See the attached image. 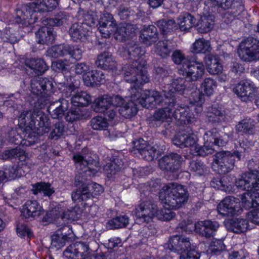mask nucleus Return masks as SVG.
Segmentation results:
<instances>
[{
    "label": "nucleus",
    "mask_w": 259,
    "mask_h": 259,
    "mask_svg": "<svg viewBox=\"0 0 259 259\" xmlns=\"http://www.w3.org/2000/svg\"><path fill=\"white\" fill-rule=\"evenodd\" d=\"M224 224L228 231L236 233L245 232L248 226L247 221L241 218H233L226 220Z\"/></svg>",
    "instance_id": "obj_28"
},
{
    "label": "nucleus",
    "mask_w": 259,
    "mask_h": 259,
    "mask_svg": "<svg viewBox=\"0 0 259 259\" xmlns=\"http://www.w3.org/2000/svg\"><path fill=\"white\" fill-rule=\"evenodd\" d=\"M235 185L242 190L250 192L259 189V172H245L236 180Z\"/></svg>",
    "instance_id": "obj_9"
},
{
    "label": "nucleus",
    "mask_w": 259,
    "mask_h": 259,
    "mask_svg": "<svg viewBox=\"0 0 259 259\" xmlns=\"http://www.w3.org/2000/svg\"><path fill=\"white\" fill-rule=\"evenodd\" d=\"M44 209L36 201L28 200L23 207L21 215L25 219H35L44 214Z\"/></svg>",
    "instance_id": "obj_19"
},
{
    "label": "nucleus",
    "mask_w": 259,
    "mask_h": 259,
    "mask_svg": "<svg viewBox=\"0 0 259 259\" xmlns=\"http://www.w3.org/2000/svg\"><path fill=\"white\" fill-rule=\"evenodd\" d=\"M254 121L250 118H245L242 119L235 126L236 131L237 132L250 135L254 133Z\"/></svg>",
    "instance_id": "obj_40"
},
{
    "label": "nucleus",
    "mask_w": 259,
    "mask_h": 259,
    "mask_svg": "<svg viewBox=\"0 0 259 259\" xmlns=\"http://www.w3.org/2000/svg\"><path fill=\"white\" fill-rule=\"evenodd\" d=\"M235 161L232 152L229 151H222L217 152L214 155L211 166L218 173L226 174L234 168Z\"/></svg>",
    "instance_id": "obj_6"
},
{
    "label": "nucleus",
    "mask_w": 259,
    "mask_h": 259,
    "mask_svg": "<svg viewBox=\"0 0 259 259\" xmlns=\"http://www.w3.org/2000/svg\"><path fill=\"white\" fill-rule=\"evenodd\" d=\"M72 159L77 166H83L86 168L84 171L89 170L93 173L97 172L98 163L83 151L81 152L74 154Z\"/></svg>",
    "instance_id": "obj_16"
},
{
    "label": "nucleus",
    "mask_w": 259,
    "mask_h": 259,
    "mask_svg": "<svg viewBox=\"0 0 259 259\" xmlns=\"http://www.w3.org/2000/svg\"><path fill=\"white\" fill-rule=\"evenodd\" d=\"M184 147H190L191 153L197 149V138L194 134H186Z\"/></svg>",
    "instance_id": "obj_64"
},
{
    "label": "nucleus",
    "mask_w": 259,
    "mask_h": 259,
    "mask_svg": "<svg viewBox=\"0 0 259 259\" xmlns=\"http://www.w3.org/2000/svg\"><path fill=\"white\" fill-rule=\"evenodd\" d=\"M159 195L162 202L170 208L157 210L156 217L164 221H169L175 217V212L170 209L180 208L189 198V193L185 187L176 183H169L164 186Z\"/></svg>",
    "instance_id": "obj_1"
},
{
    "label": "nucleus",
    "mask_w": 259,
    "mask_h": 259,
    "mask_svg": "<svg viewBox=\"0 0 259 259\" xmlns=\"http://www.w3.org/2000/svg\"><path fill=\"white\" fill-rule=\"evenodd\" d=\"M196 19L190 14H186L182 17L179 22V28L181 31H187L195 25Z\"/></svg>",
    "instance_id": "obj_52"
},
{
    "label": "nucleus",
    "mask_w": 259,
    "mask_h": 259,
    "mask_svg": "<svg viewBox=\"0 0 259 259\" xmlns=\"http://www.w3.org/2000/svg\"><path fill=\"white\" fill-rule=\"evenodd\" d=\"M190 102L192 104H196L197 105H201L204 101V95L197 90L194 84L192 85V91L189 90V94Z\"/></svg>",
    "instance_id": "obj_51"
},
{
    "label": "nucleus",
    "mask_w": 259,
    "mask_h": 259,
    "mask_svg": "<svg viewBox=\"0 0 259 259\" xmlns=\"http://www.w3.org/2000/svg\"><path fill=\"white\" fill-rule=\"evenodd\" d=\"M219 227L218 222L210 220L198 222L194 225L196 232L206 238L213 237Z\"/></svg>",
    "instance_id": "obj_15"
},
{
    "label": "nucleus",
    "mask_w": 259,
    "mask_h": 259,
    "mask_svg": "<svg viewBox=\"0 0 259 259\" xmlns=\"http://www.w3.org/2000/svg\"><path fill=\"white\" fill-rule=\"evenodd\" d=\"M51 247L56 248L57 249H59L61 247L64 246L66 242L67 241L63 237L59 234L58 232L55 233L52 237Z\"/></svg>",
    "instance_id": "obj_63"
},
{
    "label": "nucleus",
    "mask_w": 259,
    "mask_h": 259,
    "mask_svg": "<svg viewBox=\"0 0 259 259\" xmlns=\"http://www.w3.org/2000/svg\"><path fill=\"white\" fill-rule=\"evenodd\" d=\"M36 12H44L38 8L36 2L23 5L17 11L16 22L25 26L32 24L37 20Z\"/></svg>",
    "instance_id": "obj_7"
},
{
    "label": "nucleus",
    "mask_w": 259,
    "mask_h": 259,
    "mask_svg": "<svg viewBox=\"0 0 259 259\" xmlns=\"http://www.w3.org/2000/svg\"><path fill=\"white\" fill-rule=\"evenodd\" d=\"M172 117L179 122L180 124H188L191 123L193 120V116L188 107H182L176 105L172 108Z\"/></svg>",
    "instance_id": "obj_21"
},
{
    "label": "nucleus",
    "mask_w": 259,
    "mask_h": 259,
    "mask_svg": "<svg viewBox=\"0 0 259 259\" xmlns=\"http://www.w3.org/2000/svg\"><path fill=\"white\" fill-rule=\"evenodd\" d=\"M128 218L126 215H120L109 220L106 224L108 229H116L125 227L128 224Z\"/></svg>",
    "instance_id": "obj_46"
},
{
    "label": "nucleus",
    "mask_w": 259,
    "mask_h": 259,
    "mask_svg": "<svg viewBox=\"0 0 259 259\" xmlns=\"http://www.w3.org/2000/svg\"><path fill=\"white\" fill-rule=\"evenodd\" d=\"M111 106L110 96L104 95L95 100L93 108L97 112L104 113Z\"/></svg>",
    "instance_id": "obj_41"
},
{
    "label": "nucleus",
    "mask_w": 259,
    "mask_h": 259,
    "mask_svg": "<svg viewBox=\"0 0 259 259\" xmlns=\"http://www.w3.org/2000/svg\"><path fill=\"white\" fill-rule=\"evenodd\" d=\"M196 147L197 149L194 150L192 154L195 156H205L212 154L214 151L212 146L206 142H204V146H200L198 144Z\"/></svg>",
    "instance_id": "obj_60"
},
{
    "label": "nucleus",
    "mask_w": 259,
    "mask_h": 259,
    "mask_svg": "<svg viewBox=\"0 0 259 259\" xmlns=\"http://www.w3.org/2000/svg\"><path fill=\"white\" fill-rule=\"evenodd\" d=\"M206 115L209 121L212 123L224 121L226 119L224 110L214 105L208 108Z\"/></svg>",
    "instance_id": "obj_34"
},
{
    "label": "nucleus",
    "mask_w": 259,
    "mask_h": 259,
    "mask_svg": "<svg viewBox=\"0 0 259 259\" xmlns=\"http://www.w3.org/2000/svg\"><path fill=\"white\" fill-rule=\"evenodd\" d=\"M29 90L42 101L40 107L50 102L51 97L55 92V87L52 80L43 77H35L30 82Z\"/></svg>",
    "instance_id": "obj_3"
},
{
    "label": "nucleus",
    "mask_w": 259,
    "mask_h": 259,
    "mask_svg": "<svg viewBox=\"0 0 259 259\" xmlns=\"http://www.w3.org/2000/svg\"><path fill=\"white\" fill-rule=\"evenodd\" d=\"M89 254V246L81 242L70 245L63 252L64 256L68 259H82Z\"/></svg>",
    "instance_id": "obj_13"
},
{
    "label": "nucleus",
    "mask_w": 259,
    "mask_h": 259,
    "mask_svg": "<svg viewBox=\"0 0 259 259\" xmlns=\"http://www.w3.org/2000/svg\"><path fill=\"white\" fill-rule=\"evenodd\" d=\"M31 191L35 195L39 193H42L44 196H50L54 192V188L51 187V184L45 182L37 183L33 185Z\"/></svg>",
    "instance_id": "obj_44"
},
{
    "label": "nucleus",
    "mask_w": 259,
    "mask_h": 259,
    "mask_svg": "<svg viewBox=\"0 0 259 259\" xmlns=\"http://www.w3.org/2000/svg\"><path fill=\"white\" fill-rule=\"evenodd\" d=\"M82 213V209L79 206H75L71 209H67L62 212L61 217L63 220L73 221L79 219Z\"/></svg>",
    "instance_id": "obj_50"
},
{
    "label": "nucleus",
    "mask_w": 259,
    "mask_h": 259,
    "mask_svg": "<svg viewBox=\"0 0 259 259\" xmlns=\"http://www.w3.org/2000/svg\"><path fill=\"white\" fill-rule=\"evenodd\" d=\"M182 157L177 153L165 155L158 161L159 168L162 170L175 172L181 167Z\"/></svg>",
    "instance_id": "obj_12"
},
{
    "label": "nucleus",
    "mask_w": 259,
    "mask_h": 259,
    "mask_svg": "<svg viewBox=\"0 0 259 259\" xmlns=\"http://www.w3.org/2000/svg\"><path fill=\"white\" fill-rule=\"evenodd\" d=\"M38 8L43 11H52L58 5V0H35Z\"/></svg>",
    "instance_id": "obj_55"
},
{
    "label": "nucleus",
    "mask_w": 259,
    "mask_h": 259,
    "mask_svg": "<svg viewBox=\"0 0 259 259\" xmlns=\"http://www.w3.org/2000/svg\"><path fill=\"white\" fill-rule=\"evenodd\" d=\"M124 53H126L131 59H133L134 61L141 62L142 64L145 62L142 60H139V58L145 53V50L139 45L133 42L128 43L125 47Z\"/></svg>",
    "instance_id": "obj_35"
},
{
    "label": "nucleus",
    "mask_w": 259,
    "mask_h": 259,
    "mask_svg": "<svg viewBox=\"0 0 259 259\" xmlns=\"http://www.w3.org/2000/svg\"><path fill=\"white\" fill-rule=\"evenodd\" d=\"M210 50L209 42L203 38L197 39L192 47V52L194 53H205Z\"/></svg>",
    "instance_id": "obj_47"
},
{
    "label": "nucleus",
    "mask_w": 259,
    "mask_h": 259,
    "mask_svg": "<svg viewBox=\"0 0 259 259\" xmlns=\"http://www.w3.org/2000/svg\"><path fill=\"white\" fill-rule=\"evenodd\" d=\"M2 157L5 159L19 157L20 160H25L26 153L20 148L16 147L11 150H6L3 153Z\"/></svg>",
    "instance_id": "obj_53"
},
{
    "label": "nucleus",
    "mask_w": 259,
    "mask_h": 259,
    "mask_svg": "<svg viewBox=\"0 0 259 259\" xmlns=\"http://www.w3.org/2000/svg\"><path fill=\"white\" fill-rule=\"evenodd\" d=\"M69 107V102L65 99H60L51 103L48 110L53 118L62 117Z\"/></svg>",
    "instance_id": "obj_25"
},
{
    "label": "nucleus",
    "mask_w": 259,
    "mask_h": 259,
    "mask_svg": "<svg viewBox=\"0 0 259 259\" xmlns=\"http://www.w3.org/2000/svg\"><path fill=\"white\" fill-rule=\"evenodd\" d=\"M238 54L240 58L245 62L259 60V40L248 37L239 44Z\"/></svg>",
    "instance_id": "obj_5"
},
{
    "label": "nucleus",
    "mask_w": 259,
    "mask_h": 259,
    "mask_svg": "<svg viewBox=\"0 0 259 259\" xmlns=\"http://www.w3.org/2000/svg\"><path fill=\"white\" fill-rule=\"evenodd\" d=\"M228 137V135L225 133H219L217 128H212L205 133L203 139L205 142L208 144L222 146L226 143L225 140L226 137Z\"/></svg>",
    "instance_id": "obj_23"
},
{
    "label": "nucleus",
    "mask_w": 259,
    "mask_h": 259,
    "mask_svg": "<svg viewBox=\"0 0 259 259\" xmlns=\"http://www.w3.org/2000/svg\"><path fill=\"white\" fill-rule=\"evenodd\" d=\"M105 79V75L103 71L100 70L89 71L83 76L84 84L88 87H92L98 84Z\"/></svg>",
    "instance_id": "obj_33"
},
{
    "label": "nucleus",
    "mask_w": 259,
    "mask_h": 259,
    "mask_svg": "<svg viewBox=\"0 0 259 259\" xmlns=\"http://www.w3.org/2000/svg\"><path fill=\"white\" fill-rule=\"evenodd\" d=\"M217 87L216 82L211 78H206L201 83V90L207 95H211Z\"/></svg>",
    "instance_id": "obj_57"
},
{
    "label": "nucleus",
    "mask_w": 259,
    "mask_h": 259,
    "mask_svg": "<svg viewBox=\"0 0 259 259\" xmlns=\"http://www.w3.org/2000/svg\"><path fill=\"white\" fill-rule=\"evenodd\" d=\"M144 65L145 62L142 64L141 62L133 61L131 64L122 67L121 74L127 82L144 84L149 81Z\"/></svg>",
    "instance_id": "obj_4"
},
{
    "label": "nucleus",
    "mask_w": 259,
    "mask_h": 259,
    "mask_svg": "<svg viewBox=\"0 0 259 259\" xmlns=\"http://www.w3.org/2000/svg\"><path fill=\"white\" fill-rule=\"evenodd\" d=\"M138 103L129 101L119 107V114L125 118H130L136 115L138 112Z\"/></svg>",
    "instance_id": "obj_39"
},
{
    "label": "nucleus",
    "mask_w": 259,
    "mask_h": 259,
    "mask_svg": "<svg viewBox=\"0 0 259 259\" xmlns=\"http://www.w3.org/2000/svg\"><path fill=\"white\" fill-rule=\"evenodd\" d=\"M257 191L253 190L241 195V201L246 208L256 207L259 205V192Z\"/></svg>",
    "instance_id": "obj_31"
},
{
    "label": "nucleus",
    "mask_w": 259,
    "mask_h": 259,
    "mask_svg": "<svg viewBox=\"0 0 259 259\" xmlns=\"http://www.w3.org/2000/svg\"><path fill=\"white\" fill-rule=\"evenodd\" d=\"M35 34L37 42L42 45L54 43L56 37V32L53 29L47 26L41 27Z\"/></svg>",
    "instance_id": "obj_27"
},
{
    "label": "nucleus",
    "mask_w": 259,
    "mask_h": 259,
    "mask_svg": "<svg viewBox=\"0 0 259 259\" xmlns=\"http://www.w3.org/2000/svg\"><path fill=\"white\" fill-rule=\"evenodd\" d=\"M140 38L143 44L148 46L151 45L158 39L157 28L153 25L144 28L141 32Z\"/></svg>",
    "instance_id": "obj_29"
},
{
    "label": "nucleus",
    "mask_w": 259,
    "mask_h": 259,
    "mask_svg": "<svg viewBox=\"0 0 259 259\" xmlns=\"http://www.w3.org/2000/svg\"><path fill=\"white\" fill-rule=\"evenodd\" d=\"M136 27L132 24H124L116 27L114 32V37L120 41L132 38L135 33Z\"/></svg>",
    "instance_id": "obj_24"
},
{
    "label": "nucleus",
    "mask_w": 259,
    "mask_h": 259,
    "mask_svg": "<svg viewBox=\"0 0 259 259\" xmlns=\"http://www.w3.org/2000/svg\"><path fill=\"white\" fill-rule=\"evenodd\" d=\"M74 185L77 189L71 194V198L74 202L86 201L91 197L89 183L84 182L80 175L76 177Z\"/></svg>",
    "instance_id": "obj_11"
},
{
    "label": "nucleus",
    "mask_w": 259,
    "mask_h": 259,
    "mask_svg": "<svg viewBox=\"0 0 259 259\" xmlns=\"http://www.w3.org/2000/svg\"><path fill=\"white\" fill-rule=\"evenodd\" d=\"M153 97L155 99L154 107L159 105L162 106L174 107L175 105V96L169 95L165 90L161 93L153 91Z\"/></svg>",
    "instance_id": "obj_26"
},
{
    "label": "nucleus",
    "mask_w": 259,
    "mask_h": 259,
    "mask_svg": "<svg viewBox=\"0 0 259 259\" xmlns=\"http://www.w3.org/2000/svg\"><path fill=\"white\" fill-rule=\"evenodd\" d=\"M23 138L22 139V145H25L26 146H31L35 144L37 141V134L36 132L33 131H29L24 130L23 132Z\"/></svg>",
    "instance_id": "obj_59"
},
{
    "label": "nucleus",
    "mask_w": 259,
    "mask_h": 259,
    "mask_svg": "<svg viewBox=\"0 0 259 259\" xmlns=\"http://www.w3.org/2000/svg\"><path fill=\"white\" fill-rule=\"evenodd\" d=\"M214 17L211 15H203L201 17L197 24L198 31L201 33L209 32L214 24Z\"/></svg>",
    "instance_id": "obj_36"
},
{
    "label": "nucleus",
    "mask_w": 259,
    "mask_h": 259,
    "mask_svg": "<svg viewBox=\"0 0 259 259\" xmlns=\"http://www.w3.org/2000/svg\"><path fill=\"white\" fill-rule=\"evenodd\" d=\"M68 33L74 41H84L89 35V26L85 23H75L70 27Z\"/></svg>",
    "instance_id": "obj_20"
},
{
    "label": "nucleus",
    "mask_w": 259,
    "mask_h": 259,
    "mask_svg": "<svg viewBox=\"0 0 259 259\" xmlns=\"http://www.w3.org/2000/svg\"><path fill=\"white\" fill-rule=\"evenodd\" d=\"M152 94L153 91H149L145 93L140 98L138 104L141 105L143 107L146 108L155 107V99Z\"/></svg>",
    "instance_id": "obj_54"
},
{
    "label": "nucleus",
    "mask_w": 259,
    "mask_h": 259,
    "mask_svg": "<svg viewBox=\"0 0 259 259\" xmlns=\"http://www.w3.org/2000/svg\"><path fill=\"white\" fill-rule=\"evenodd\" d=\"M185 79L182 78H178L172 80V82L168 85V93L169 95H174L175 93L182 94L185 91L186 94H189V88L186 89Z\"/></svg>",
    "instance_id": "obj_37"
},
{
    "label": "nucleus",
    "mask_w": 259,
    "mask_h": 259,
    "mask_svg": "<svg viewBox=\"0 0 259 259\" xmlns=\"http://www.w3.org/2000/svg\"><path fill=\"white\" fill-rule=\"evenodd\" d=\"M99 30L104 37H108L116 29V24L113 16L109 13H105L100 19Z\"/></svg>",
    "instance_id": "obj_17"
},
{
    "label": "nucleus",
    "mask_w": 259,
    "mask_h": 259,
    "mask_svg": "<svg viewBox=\"0 0 259 259\" xmlns=\"http://www.w3.org/2000/svg\"><path fill=\"white\" fill-rule=\"evenodd\" d=\"M170 44L168 40L159 41L155 46V53L162 58L169 56L171 51Z\"/></svg>",
    "instance_id": "obj_45"
},
{
    "label": "nucleus",
    "mask_w": 259,
    "mask_h": 259,
    "mask_svg": "<svg viewBox=\"0 0 259 259\" xmlns=\"http://www.w3.org/2000/svg\"><path fill=\"white\" fill-rule=\"evenodd\" d=\"M158 208L156 205L150 201L141 202L135 209V213L142 222L149 223L156 217Z\"/></svg>",
    "instance_id": "obj_10"
},
{
    "label": "nucleus",
    "mask_w": 259,
    "mask_h": 259,
    "mask_svg": "<svg viewBox=\"0 0 259 259\" xmlns=\"http://www.w3.org/2000/svg\"><path fill=\"white\" fill-rule=\"evenodd\" d=\"M132 145V152L135 154H139L140 155L144 152L145 148L146 149L149 144L143 139H139L134 141Z\"/></svg>",
    "instance_id": "obj_61"
},
{
    "label": "nucleus",
    "mask_w": 259,
    "mask_h": 259,
    "mask_svg": "<svg viewBox=\"0 0 259 259\" xmlns=\"http://www.w3.org/2000/svg\"><path fill=\"white\" fill-rule=\"evenodd\" d=\"M64 125L62 122H57L55 124L54 128L51 132L49 138L53 140H58L64 133Z\"/></svg>",
    "instance_id": "obj_62"
},
{
    "label": "nucleus",
    "mask_w": 259,
    "mask_h": 259,
    "mask_svg": "<svg viewBox=\"0 0 259 259\" xmlns=\"http://www.w3.org/2000/svg\"><path fill=\"white\" fill-rule=\"evenodd\" d=\"M205 63L207 71L211 74H221L223 70L222 65L218 57L212 55H208L205 57Z\"/></svg>",
    "instance_id": "obj_30"
},
{
    "label": "nucleus",
    "mask_w": 259,
    "mask_h": 259,
    "mask_svg": "<svg viewBox=\"0 0 259 259\" xmlns=\"http://www.w3.org/2000/svg\"><path fill=\"white\" fill-rule=\"evenodd\" d=\"M83 116V111L79 107H76L74 109H71L67 112L65 116V119L67 121L72 122L82 119Z\"/></svg>",
    "instance_id": "obj_58"
},
{
    "label": "nucleus",
    "mask_w": 259,
    "mask_h": 259,
    "mask_svg": "<svg viewBox=\"0 0 259 259\" xmlns=\"http://www.w3.org/2000/svg\"><path fill=\"white\" fill-rule=\"evenodd\" d=\"M174 107L165 106L154 113L153 118L157 121L163 122L165 120L170 121L172 118V111Z\"/></svg>",
    "instance_id": "obj_48"
},
{
    "label": "nucleus",
    "mask_w": 259,
    "mask_h": 259,
    "mask_svg": "<svg viewBox=\"0 0 259 259\" xmlns=\"http://www.w3.org/2000/svg\"><path fill=\"white\" fill-rule=\"evenodd\" d=\"M96 64L104 69H113L115 67L116 62L112 55L108 52L100 54L97 57Z\"/></svg>",
    "instance_id": "obj_32"
},
{
    "label": "nucleus",
    "mask_w": 259,
    "mask_h": 259,
    "mask_svg": "<svg viewBox=\"0 0 259 259\" xmlns=\"http://www.w3.org/2000/svg\"><path fill=\"white\" fill-rule=\"evenodd\" d=\"M25 65L30 68L35 74L44 73L48 69V66L43 59L31 58L25 62Z\"/></svg>",
    "instance_id": "obj_38"
},
{
    "label": "nucleus",
    "mask_w": 259,
    "mask_h": 259,
    "mask_svg": "<svg viewBox=\"0 0 259 259\" xmlns=\"http://www.w3.org/2000/svg\"><path fill=\"white\" fill-rule=\"evenodd\" d=\"M123 165V162L120 159L114 158L104 166V170L108 177H111L121 170Z\"/></svg>",
    "instance_id": "obj_43"
},
{
    "label": "nucleus",
    "mask_w": 259,
    "mask_h": 259,
    "mask_svg": "<svg viewBox=\"0 0 259 259\" xmlns=\"http://www.w3.org/2000/svg\"><path fill=\"white\" fill-rule=\"evenodd\" d=\"M18 123L24 130L32 131L38 135L48 133L50 127L49 117L42 111L36 109L22 111L19 116Z\"/></svg>",
    "instance_id": "obj_2"
},
{
    "label": "nucleus",
    "mask_w": 259,
    "mask_h": 259,
    "mask_svg": "<svg viewBox=\"0 0 259 259\" xmlns=\"http://www.w3.org/2000/svg\"><path fill=\"white\" fill-rule=\"evenodd\" d=\"M166 245V247L171 251L179 253L188 251L191 248L189 238L183 236H174L171 237Z\"/></svg>",
    "instance_id": "obj_18"
},
{
    "label": "nucleus",
    "mask_w": 259,
    "mask_h": 259,
    "mask_svg": "<svg viewBox=\"0 0 259 259\" xmlns=\"http://www.w3.org/2000/svg\"><path fill=\"white\" fill-rule=\"evenodd\" d=\"M73 105L77 107L87 106L91 101V96L85 92L77 91L71 98Z\"/></svg>",
    "instance_id": "obj_42"
},
{
    "label": "nucleus",
    "mask_w": 259,
    "mask_h": 259,
    "mask_svg": "<svg viewBox=\"0 0 259 259\" xmlns=\"http://www.w3.org/2000/svg\"><path fill=\"white\" fill-rule=\"evenodd\" d=\"M233 92L242 101L246 102L252 99L254 88L249 82L241 81L233 88Z\"/></svg>",
    "instance_id": "obj_22"
},
{
    "label": "nucleus",
    "mask_w": 259,
    "mask_h": 259,
    "mask_svg": "<svg viewBox=\"0 0 259 259\" xmlns=\"http://www.w3.org/2000/svg\"><path fill=\"white\" fill-rule=\"evenodd\" d=\"M156 24L163 33L173 31L178 28V24L172 19L160 20L156 22Z\"/></svg>",
    "instance_id": "obj_49"
},
{
    "label": "nucleus",
    "mask_w": 259,
    "mask_h": 259,
    "mask_svg": "<svg viewBox=\"0 0 259 259\" xmlns=\"http://www.w3.org/2000/svg\"><path fill=\"white\" fill-rule=\"evenodd\" d=\"M183 70L187 77L195 81L202 77L205 67L203 62L199 60L196 56L193 55L189 59L187 64L184 65Z\"/></svg>",
    "instance_id": "obj_8"
},
{
    "label": "nucleus",
    "mask_w": 259,
    "mask_h": 259,
    "mask_svg": "<svg viewBox=\"0 0 259 259\" xmlns=\"http://www.w3.org/2000/svg\"><path fill=\"white\" fill-rule=\"evenodd\" d=\"M91 126L95 130H105L108 126L107 119L102 116H96L91 121Z\"/></svg>",
    "instance_id": "obj_56"
},
{
    "label": "nucleus",
    "mask_w": 259,
    "mask_h": 259,
    "mask_svg": "<svg viewBox=\"0 0 259 259\" xmlns=\"http://www.w3.org/2000/svg\"><path fill=\"white\" fill-rule=\"evenodd\" d=\"M240 207L239 199L233 196L225 198L218 205L219 213L223 216H232Z\"/></svg>",
    "instance_id": "obj_14"
}]
</instances>
